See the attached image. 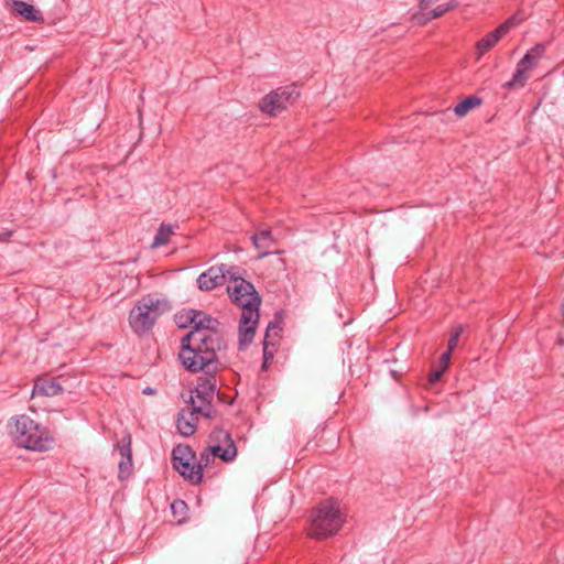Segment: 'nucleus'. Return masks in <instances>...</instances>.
Returning a JSON list of instances; mask_svg holds the SVG:
<instances>
[{"instance_id": "1", "label": "nucleus", "mask_w": 564, "mask_h": 564, "mask_svg": "<svg viewBox=\"0 0 564 564\" xmlns=\"http://www.w3.org/2000/svg\"><path fill=\"white\" fill-rule=\"evenodd\" d=\"M223 346L224 341L218 329L191 330L182 339L180 358L189 371L216 370L214 362L216 361L217 351Z\"/></svg>"}, {"instance_id": "2", "label": "nucleus", "mask_w": 564, "mask_h": 564, "mask_svg": "<svg viewBox=\"0 0 564 564\" xmlns=\"http://www.w3.org/2000/svg\"><path fill=\"white\" fill-rule=\"evenodd\" d=\"M227 291L232 302L242 308L239 323V343L246 347L252 341L256 334L261 300L254 286L241 278H234Z\"/></svg>"}, {"instance_id": "3", "label": "nucleus", "mask_w": 564, "mask_h": 564, "mask_svg": "<svg viewBox=\"0 0 564 564\" xmlns=\"http://www.w3.org/2000/svg\"><path fill=\"white\" fill-rule=\"evenodd\" d=\"M345 522V514L340 505L335 499L322 501L311 514L307 534L316 540H322L336 534Z\"/></svg>"}, {"instance_id": "4", "label": "nucleus", "mask_w": 564, "mask_h": 564, "mask_svg": "<svg viewBox=\"0 0 564 564\" xmlns=\"http://www.w3.org/2000/svg\"><path fill=\"white\" fill-rule=\"evenodd\" d=\"M170 308V304L164 297L149 294L139 300L130 311L129 324L135 334H147L154 326L156 319Z\"/></svg>"}, {"instance_id": "5", "label": "nucleus", "mask_w": 564, "mask_h": 564, "mask_svg": "<svg viewBox=\"0 0 564 564\" xmlns=\"http://www.w3.org/2000/svg\"><path fill=\"white\" fill-rule=\"evenodd\" d=\"M11 434L19 446L32 451H47L53 444L50 432L26 415L14 419Z\"/></svg>"}, {"instance_id": "6", "label": "nucleus", "mask_w": 564, "mask_h": 564, "mask_svg": "<svg viewBox=\"0 0 564 564\" xmlns=\"http://www.w3.org/2000/svg\"><path fill=\"white\" fill-rule=\"evenodd\" d=\"M299 97L295 86H282L271 90L259 101V109L262 113L275 117L286 110L289 105Z\"/></svg>"}, {"instance_id": "7", "label": "nucleus", "mask_w": 564, "mask_h": 564, "mask_svg": "<svg viewBox=\"0 0 564 564\" xmlns=\"http://www.w3.org/2000/svg\"><path fill=\"white\" fill-rule=\"evenodd\" d=\"M545 50L546 47L542 43H538L529 50L518 62L512 78L506 83L505 87L508 89L524 87L530 77V72L538 66L539 62L545 54Z\"/></svg>"}, {"instance_id": "8", "label": "nucleus", "mask_w": 564, "mask_h": 564, "mask_svg": "<svg viewBox=\"0 0 564 564\" xmlns=\"http://www.w3.org/2000/svg\"><path fill=\"white\" fill-rule=\"evenodd\" d=\"M208 449L225 463L232 462L237 456L235 442L224 430H215L210 433Z\"/></svg>"}, {"instance_id": "9", "label": "nucleus", "mask_w": 564, "mask_h": 564, "mask_svg": "<svg viewBox=\"0 0 564 564\" xmlns=\"http://www.w3.org/2000/svg\"><path fill=\"white\" fill-rule=\"evenodd\" d=\"M518 23L519 21L517 20V17L512 15L509 19H507L503 23H501L496 30L491 31L490 33L481 37L476 43L477 59H480V57L485 53L490 51L499 42V40L503 35H506L512 28H514Z\"/></svg>"}, {"instance_id": "10", "label": "nucleus", "mask_w": 564, "mask_h": 564, "mask_svg": "<svg viewBox=\"0 0 564 564\" xmlns=\"http://www.w3.org/2000/svg\"><path fill=\"white\" fill-rule=\"evenodd\" d=\"M227 274H231V272L225 264L213 265L198 276V289L202 291H210L220 286L225 283Z\"/></svg>"}, {"instance_id": "11", "label": "nucleus", "mask_w": 564, "mask_h": 564, "mask_svg": "<svg viewBox=\"0 0 564 564\" xmlns=\"http://www.w3.org/2000/svg\"><path fill=\"white\" fill-rule=\"evenodd\" d=\"M281 328L278 323L270 322L268 324L263 340V364L262 369L267 370L269 364L273 360L280 338Z\"/></svg>"}, {"instance_id": "12", "label": "nucleus", "mask_w": 564, "mask_h": 564, "mask_svg": "<svg viewBox=\"0 0 564 564\" xmlns=\"http://www.w3.org/2000/svg\"><path fill=\"white\" fill-rule=\"evenodd\" d=\"M206 375L197 379L196 388L193 392L205 400L214 401L217 391V379L212 375L213 370L205 369Z\"/></svg>"}, {"instance_id": "13", "label": "nucleus", "mask_w": 564, "mask_h": 564, "mask_svg": "<svg viewBox=\"0 0 564 564\" xmlns=\"http://www.w3.org/2000/svg\"><path fill=\"white\" fill-rule=\"evenodd\" d=\"M197 415L198 414H196L195 411H189V409H183L180 411L176 426L183 436H191L195 433L198 421Z\"/></svg>"}, {"instance_id": "14", "label": "nucleus", "mask_w": 564, "mask_h": 564, "mask_svg": "<svg viewBox=\"0 0 564 564\" xmlns=\"http://www.w3.org/2000/svg\"><path fill=\"white\" fill-rule=\"evenodd\" d=\"M63 392V388L56 378H40L35 381L32 395L41 394L54 397Z\"/></svg>"}, {"instance_id": "15", "label": "nucleus", "mask_w": 564, "mask_h": 564, "mask_svg": "<svg viewBox=\"0 0 564 564\" xmlns=\"http://www.w3.org/2000/svg\"><path fill=\"white\" fill-rule=\"evenodd\" d=\"M188 318L192 324V330H216L219 327V322L209 315L200 312V311H191L188 313Z\"/></svg>"}, {"instance_id": "16", "label": "nucleus", "mask_w": 564, "mask_h": 564, "mask_svg": "<svg viewBox=\"0 0 564 564\" xmlns=\"http://www.w3.org/2000/svg\"><path fill=\"white\" fill-rule=\"evenodd\" d=\"M118 451L121 455V459L118 463L119 474L118 477L120 480H124L129 478L132 471V453H131V446H130V438H128V443H122L118 446Z\"/></svg>"}, {"instance_id": "17", "label": "nucleus", "mask_w": 564, "mask_h": 564, "mask_svg": "<svg viewBox=\"0 0 564 564\" xmlns=\"http://www.w3.org/2000/svg\"><path fill=\"white\" fill-rule=\"evenodd\" d=\"M251 241L257 250L260 251L259 258L268 256L269 249L275 245V239L270 229H261L251 237Z\"/></svg>"}, {"instance_id": "18", "label": "nucleus", "mask_w": 564, "mask_h": 564, "mask_svg": "<svg viewBox=\"0 0 564 564\" xmlns=\"http://www.w3.org/2000/svg\"><path fill=\"white\" fill-rule=\"evenodd\" d=\"M191 408L189 411H195L196 414H200L205 417H212L214 415L213 401L205 400L195 392L191 395Z\"/></svg>"}, {"instance_id": "19", "label": "nucleus", "mask_w": 564, "mask_h": 564, "mask_svg": "<svg viewBox=\"0 0 564 564\" xmlns=\"http://www.w3.org/2000/svg\"><path fill=\"white\" fill-rule=\"evenodd\" d=\"M14 11L22 15L25 20L31 22H40L43 21V15L41 11L34 8V6L24 2V1H14L13 2Z\"/></svg>"}, {"instance_id": "20", "label": "nucleus", "mask_w": 564, "mask_h": 564, "mask_svg": "<svg viewBox=\"0 0 564 564\" xmlns=\"http://www.w3.org/2000/svg\"><path fill=\"white\" fill-rule=\"evenodd\" d=\"M186 480L191 481L192 484H198L200 482V474L197 469V465H193L192 462L187 463H178L174 467Z\"/></svg>"}, {"instance_id": "21", "label": "nucleus", "mask_w": 564, "mask_h": 564, "mask_svg": "<svg viewBox=\"0 0 564 564\" xmlns=\"http://www.w3.org/2000/svg\"><path fill=\"white\" fill-rule=\"evenodd\" d=\"M481 104V99L477 96H469L465 98L463 101L458 102L454 107V112L458 117L466 116L471 109L478 107Z\"/></svg>"}, {"instance_id": "22", "label": "nucleus", "mask_w": 564, "mask_h": 564, "mask_svg": "<svg viewBox=\"0 0 564 564\" xmlns=\"http://www.w3.org/2000/svg\"><path fill=\"white\" fill-rule=\"evenodd\" d=\"M173 467L178 465V463H187L193 462L194 454L188 446H176L172 452Z\"/></svg>"}, {"instance_id": "23", "label": "nucleus", "mask_w": 564, "mask_h": 564, "mask_svg": "<svg viewBox=\"0 0 564 564\" xmlns=\"http://www.w3.org/2000/svg\"><path fill=\"white\" fill-rule=\"evenodd\" d=\"M172 234L173 229L171 226L164 224L161 225L152 242V248H158L160 246L166 245L170 241Z\"/></svg>"}, {"instance_id": "24", "label": "nucleus", "mask_w": 564, "mask_h": 564, "mask_svg": "<svg viewBox=\"0 0 564 564\" xmlns=\"http://www.w3.org/2000/svg\"><path fill=\"white\" fill-rule=\"evenodd\" d=\"M215 458H217L212 452L208 449V447L200 454L199 459L197 462V469L200 474V479L203 478L205 473H208L209 466L215 462Z\"/></svg>"}, {"instance_id": "25", "label": "nucleus", "mask_w": 564, "mask_h": 564, "mask_svg": "<svg viewBox=\"0 0 564 564\" xmlns=\"http://www.w3.org/2000/svg\"><path fill=\"white\" fill-rule=\"evenodd\" d=\"M456 0H451L448 3L441 4L437 8L431 10L425 17L423 22L434 20L443 17L446 12L453 10L456 7Z\"/></svg>"}, {"instance_id": "26", "label": "nucleus", "mask_w": 564, "mask_h": 564, "mask_svg": "<svg viewBox=\"0 0 564 564\" xmlns=\"http://www.w3.org/2000/svg\"><path fill=\"white\" fill-rule=\"evenodd\" d=\"M462 332H463V328L462 326H458L456 327L452 333H451V336H449V339H448V344H447V349L448 350H454L457 345H458V341H459V337L462 335Z\"/></svg>"}, {"instance_id": "27", "label": "nucleus", "mask_w": 564, "mask_h": 564, "mask_svg": "<svg viewBox=\"0 0 564 564\" xmlns=\"http://www.w3.org/2000/svg\"><path fill=\"white\" fill-rule=\"evenodd\" d=\"M445 371L446 369L444 367L437 366L436 368H434L429 375V383L434 384L435 382H437Z\"/></svg>"}, {"instance_id": "28", "label": "nucleus", "mask_w": 564, "mask_h": 564, "mask_svg": "<svg viewBox=\"0 0 564 564\" xmlns=\"http://www.w3.org/2000/svg\"><path fill=\"white\" fill-rule=\"evenodd\" d=\"M451 357H452V350H446L445 352L442 354L441 358H440V367H444L445 369L448 368V364H449V360H451Z\"/></svg>"}, {"instance_id": "29", "label": "nucleus", "mask_w": 564, "mask_h": 564, "mask_svg": "<svg viewBox=\"0 0 564 564\" xmlns=\"http://www.w3.org/2000/svg\"><path fill=\"white\" fill-rule=\"evenodd\" d=\"M173 512H177V511H184L187 506L184 501L182 500H177V501H174L171 506Z\"/></svg>"}, {"instance_id": "30", "label": "nucleus", "mask_w": 564, "mask_h": 564, "mask_svg": "<svg viewBox=\"0 0 564 564\" xmlns=\"http://www.w3.org/2000/svg\"><path fill=\"white\" fill-rule=\"evenodd\" d=\"M11 235H12V231H9V230L3 231V232L0 234V240L1 241H8L9 238L11 237Z\"/></svg>"}, {"instance_id": "31", "label": "nucleus", "mask_w": 564, "mask_h": 564, "mask_svg": "<svg viewBox=\"0 0 564 564\" xmlns=\"http://www.w3.org/2000/svg\"><path fill=\"white\" fill-rule=\"evenodd\" d=\"M562 313H563V316H564V297H563V302H562Z\"/></svg>"}]
</instances>
